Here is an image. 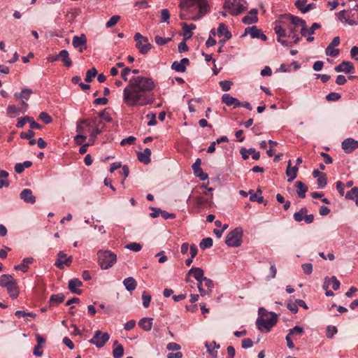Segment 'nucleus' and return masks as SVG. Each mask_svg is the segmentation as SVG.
Instances as JSON below:
<instances>
[{"instance_id":"nucleus-1","label":"nucleus","mask_w":358,"mask_h":358,"mask_svg":"<svg viewBox=\"0 0 358 358\" xmlns=\"http://www.w3.org/2000/svg\"><path fill=\"white\" fill-rule=\"evenodd\" d=\"M155 87V83L150 78L133 77L123 90V101L130 107L150 104L154 98L148 93Z\"/></svg>"},{"instance_id":"nucleus-2","label":"nucleus","mask_w":358,"mask_h":358,"mask_svg":"<svg viewBox=\"0 0 358 358\" xmlns=\"http://www.w3.org/2000/svg\"><path fill=\"white\" fill-rule=\"evenodd\" d=\"M179 7L186 13L192 14V20H198L210 10L206 0H180Z\"/></svg>"},{"instance_id":"nucleus-3","label":"nucleus","mask_w":358,"mask_h":358,"mask_svg":"<svg viewBox=\"0 0 358 358\" xmlns=\"http://www.w3.org/2000/svg\"><path fill=\"white\" fill-rule=\"evenodd\" d=\"M192 275L198 282L197 287L201 296L210 295L214 287L213 280L204 277L203 271L199 267H192L187 273L186 282H189L188 277Z\"/></svg>"},{"instance_id":"nucleus-4","label":"nucleus","mask_w":358,"mask_h":358,"mask_svg":"<svg viewBox=\"0 0 358 358\" xmlns=\"http://www.w3.org/2000/svg\"><path fill=\"white\" fill-rule=\"evenodd\" d=\"M98 263L102 269L106 270L112 267L117 262V256L110 250H100L97 252Z\"/></svg>"},{"instance_id":"nucleus-5","label":"nucleus","mask_w":358,"mask_h":358,"mask_svg":"<svg viewBox=\"0 0 358 358\" xmlns=\"http://www.w3.org/2000/svg\"><path fill=\"white\" fill-rule=\"evenodd\" d=\"M0 286L7 289L9 296L12 299L17 298L19 289L16 280L8 274H3L0 277Z\"/></svg>"},{"instance_id":"nucleus-6","label":"nucleus","mask_w":358,"mask_h":358,"mask_svg":"<svg viewBox=\"0 0 358 358\" xmlns=\"http://www.w3.org/2000/svg\"><path fill=\"white\" fill-rule=\"evenodd\" d=\"M269 314L271 317L268 320L259 317L256 321L257 327L262 332H269L277 323V315L273 312L269 313Z\"/></svg>"},{"instance_id":"nucleus-7","label":"nucleus","mask_w":358,"mask_h":358,"mask_svg":"<svg viewBox=\"0 0 358 358\" xmlns=\"http://www.w3.org/2000/svg\"><path fill=\"white\" fill-rule=\"evenodd\" d=\"M243 229L241 227H236L231 231L225 238V243L229 247L237 248L242 243Z\"/></svg>"},{"instance_id":"nucleus-8","label":"nucleus","mask_w":358,"mask_h":358,"mask_svg":"<svg viewBox=\"0 0 358 358\" xmlns=\"http://www.w3.org/2000/svg\"><path fill=\"white\" fill-rule=\"evenodd\" d=\"M224 8L232 15H236L246 10V7L238 0H225Z\"/></svg>"},{"instance_id":"nucleus-9","label":"nucleus","mask_w":358,"mask_h":358,"mask_svg":"<svg viewBox=\"0 0 358 358\" xmlns=\"http://www.w3.org/2000/svg\"><path fill=\"white\" fill-rule=\"evenodd\" d=\"M134 40L136 41V48L143 55L147 54L152 48V45L148 42V38L142 36L140 33L135 34Z\"/></svg>"},{"instance_id":"nucleus-10","label":"nucleus","mask_w":358,"mask_h":358,"mask_svg":"<svg viewBox=\"0 0 358 358\" xmlns=\"http://www.w3.org/2000/svg\"><path fill=\"white\" fill-rule=\"evenodd\" d=\"M110 339V335L107 332L103 333L100 330L95 331L93 338L89 341L90 344L94 345L96 348H101Z\"/></svg>"},{"instance_id":"nucleus-11","label":"nucleus","mask_w":358,"mask_h":358,"mask_svg":"<svg viewBox=\"0 0 358 358\" xmlns=\"http://www.w3.org/2000/svg\"><path fill=\"white\" fill-rule=\"evenodd\" d=\"M96 118L81 119L77 122L76 132L80 134H85L91 127L96 124Z\"/></svg>"},{"instance_id":"nucleus-12","label":"nucleus","mask_w":358,"mask_h":358,"mask_svg":"<svg viewBox=\"0 0 358 358\" xmlns=\"http://www.w3.org/2000/svg\"><path fill=\"white\" fill-rule=\"evenodd\" d=\"M72 45L75 48H79V51L82 52L83 50L87 48V37L85 34H82L80 36H74L72 40Z\"/></svg>"},{"instance_id":"nucleus-13","label":"nucleus","mask_w":358,"mask_h":358,"mask_svg":"<svg viewBox=\"0 0 358 358\" xmlns=\"http://www.w3.org/2000/svg\"><path fill=\"white\" fill-rule=\"evenodd\" d=\"M72 256L67 257L66 255L63 251H60L58 253V257L55 263V265L59 268L62 269L64 265L69 266L72 262Z\"/></svg>"},{"instance_id":"nucleus-14","label":"nucleus","mask_w":358,"mask_h":358,"mask_svg":"<svg viewBox=\"0 0 358 358\" xmlns=\"http://www.w3.org/2000/svg\"><path fill=\"white\" fill-rule=\"evenodd\" d=\"M201 160L198 158L196 159L195 162L192 166L194 174L195 176L200 178L201 180H206L208 179V176L207 173H204L201 168Z\"/></svg>"},{"instance_id":"nucleus-15","label":"nucleus","mask_w":358,"mask_h":358,"mask_svg":"<svg viewBox=\"0 0 358 358\" xmlns=\"http://www.w3.org/2000/svg\"><path fill=\"white\" fill-rule=\"evenodd\" d=\"M341 147L345 153H351L358 148V141L348 138L342 142Z\"/></svg>"},{"instance_id":"nucleus-16","label":"nucleus","mask_w":358,"mask_h":358,"mask_svg":"<svg viewBox=\"0 0 358 358\" xmlns=\"http://www.w3.org/2000/svg\"><path fill=\"white\" fill-rule=\"evenodd\" d=\"M346 23L351 26L358 24V5L348 10Z\"/></svg>"},{"instance_id":"nucleus-17","label":"nucleus","mask_w":358,"mask_h":358,"mask_svg":"<svg viewBox=\"0 0 358 358\" xmlns=\"http://www.w3.org/2000/svg\"><path fill=\"white\" fill-rule=\"evenodd\" d=\"M189 64V59L183 58L180 62H174L171 65V69L177 72L184 73L186 71V66Z\"/></svg>"},{"instance_id":"nucleus-18","label":"nucleus","mask_w":358,"mask_h":358,"mask_svg":"<svg viewBox=\"0 0 358 358\" xmlns=\"http://www.w3.org/2000/svg\"><path fill=\"white\" fill-rule=\"evenodd\" d=\"M354 70L353 64L350 62L343 61L335 67L336 72H344L345 73H352Z\"/></svg>"},{"instance_id":"nucleus-19","label":"nucleus","mask_w":358,"mask_h":358,"mask_svg":"<svg viewBox=\"0 0 358 358\" xmlns=\"http://www.w3.org/2000/svg\"><path fill=\"white\" fill-rule=\"evenodd\" d=\"M83 285V282L81 280H80L78 278H73L69 280L68 288L69 290L77 294H80L82 293V290L80 289H78V287H80Z\"/></svg>"},{"instance_id":"nucleus-20","label":"nucleus","mask_w":358,"mask_h":358,"mask_svg":"<svg viewBox=\"0 0 358 358\" xmlns=\"http://www.w3.org/2000/svg\"><path fill=\"white\" fill-rule=\"evenodd\" d=\"M20 198L26 203H34L36 202V197L29 189H23L20 194Z\"/></svg>"},{"instance_id":"nucleus-21","label":"nucleus","mask_w":358,"mask_h":358,"mask_svg":"<svg viewBox=\"0 0 358 358\" xmlns=\"http://www.w3.org/2000/svg\"><path fill=\"white\" fill-rule=\"evenodd\" d=\"M331 284L332 285V288L334 290H338L339 289L340 285H341L339 280L337 279V278L336 276H331V278L326 277L324 278V285H323L324 289H328L329 286Z\"/></svg>"},{"instance_id":"nucleus-22","label":"nucleus","mask_w":358,"mask_h":358,"mask_svg":"<svg viewBox=\"0 0 358 358\" xmlns=\"http://www.w3.org/2000/svg\"><path fill=\"white\" fill-rule=\"evenodd\" d=\"M136 155L138 161L144 164H148L151 161V150L149 148H145L143 152H137Z\"/></svg>"},{"instance_id":"nucleus-23","label":"nucleus","mask_w":358,"mask_h":358,"mask_svg":"<svg viewBox=\"0 0 358 358\" xmlns=\"http://www.w3.org/2000/svg\"><path fill=\"white\" fill-rule=\"evenodd\" d=\"M285 24V22L282 20H280L279 22H275L274 26V31L278 36V38L287 36L286 29L284 27Z\"/></svg>"},{"instance_id":"nucleus-24","label":"nucleus","mask_w":358,"mask_h":358,"mask_svg":"<svg viewBox=\"0 0 358 358\" xmlns=\"http://www.w3.org/2000/svg\"><path fill=\"white\" fill-rule=\"evenodd\" d=\"M298 169H299L297 166L291 167V160H289L286 169V175L289 177L287 180L288 182H290L296 178Z\"/></svg>"},{"instance_id":"nucleus-25","label":"nucleus","mask_w":358,"mask_h":358,"mask_svg":"<svg viewBox=\"0 0 358 358\" xmlns=\"http://www.w3.org/2000/svg\"><path fill=\"white\" fill-rule=\"evenodd\" d=\"M295 186L296 187V194L301 199H304L308 189V186L301 181H296L295 182Z\"/></svg>"},{"instance_id":"nucleus-26","label":"nucleus","mask_w":358,"mask_h":358,"mask_svg":"<svg viewBox=\"0 0 358 358\" xmlns=\"http://www.w3.org/2000/svg\"><path fill=\"white\" fill-rule=\"evenodd\" d=\"M152 317H143L138 322V325L144 331H150L152 327Z\"/></svg>"},{"instance_id":"nucleus-27","label":"nucleus","mask_w":358,"mask_h":358,"mask_svg":"<svg viewBox=\"0 0 358 358\" xmlns=\"http://www.w3.org/2000/svg\"><path fill=\"white\" fill-rule=\"evenodd\" d=\"M217 34L219 36H224L226 40H229L232 37L231 32L229 31L227 26L224 23H220L219 24L217 28Z\"/></svg>"},{"instance_id":"nucleus-28","label":"nucleus","mask_w":358,"mask_h":358,"mask_svg":"<svg viewBox=\"0 0 358 358\" xmlns=\"http://www.w3.org/2000/svg\"><path fill=\"white\" fill-rule=\"evenodd\" d=\"M123 285L127 291L132 292L136 289L137 282L134 278L129 277L124 280Z\"/></svg>"},{"instance_id":"nucleus-29","label":"nucleus","mask_w":358,"mask_h":358,"mask_svg":"<svg viewBox=\"0 0 358 358\" xmlns=\"http://www.w3.org/2000/svg\"><path fill=\"white\" fill-rule=\"evenodd\" d=\"M59 56L64 63V66L70 67L72 65V60L69 57V53L66 50H62L59 52Z\"/></svg>"},{"instance_id":"nucleus-30","label":"nucleus","mask_w":358,"mask_h":358,"mask_svg":"<svg viewBox=\"0 0 358 358\" xmlns=\"http://www.w3.org/2000/svg\"><path fill=\"white\" fill-rule=\"evenodd\" d=\"M182 26V29L185 31L184 39L187 40L190 38L192 36V30L196 29V25L194 24H187L186 23H183Z\"/></svg>"},{"instance_id":"nucleus-31","label":"nucleus","mask_w":358,"mask_h":358,"mask_svg":"<svg viewBox=\"0 0 358 358\" xmlns=\"http://www.w3.org/2000/svg\"><path fill=\"white\" fill-rule=\"evenodd\" d=\"M33 258L32 257H27L24 258L22 260V262L20 265H16L14 266V268L15 270L22 271V272L25 273L27 271L29 267L28 264L33 262Z\"/></svg>"},{"instance_id":"nucleus-32","label":"nucleus","mask_w":358,"mask_h":358,"mask_svg":"<svg viewBox=\"0 0 358 358\" xmlns=\"http://www.w3.org/2000/svg\"><path fill=\"white\" fill-rule=\"evenodd\" d=\"M31 94H33V91L31 89L24 88L20 93H15L14 96L20 100H28Z\"/></svg>"},{"instance_id":"nucleus-33","label":"nucleus","mask_w":358,"mask_h":358,"mask_svg":"<svg viewBox=\"0 0 358 358\" xmlns=\"http://www.w3.org/2000/svg\"><path fill=\"white\" fill-rule=\"evenodd\" d=\"M92 127H94V129L90 132V138H89V141L91 143V144H94V143L95 142L96 136L103 132V129L104 127V124H103L101 128H99V126L96 125V124L95 125H94Z\"/></svg>"},{"instance_id":"nucleus-34","label":"nucleus","mask_w":358,"mask_h":358,"mask_svg":"<svg viewBox=\"0 0 358 358\" xmlns=\"http://www.w3.org/2000/svg\"><path fill=\"white\" fill-rule=\"evenodd\" d=\"M261 31L256 26L249 27L245 29L244 35L249 34L252 38H259Z\"/></svg>"},{"instance_id":"nucleus-35","label":"nucleus","mask_w":358,"mask_h":358,"mask_svg":"<svg viewBox=\"0 0 358 358\" xmlns=\"http://www.w3.org/2000/svg\"><path fill=\"white\" fill-rule=\"evenodd\" d=\"M117 346L113 350V356L114 358H121L124 355V348L121 344H118V341L114 342V345Z\"/></svg>"},{"instance_id":"nucleus-36","label":"nucleus","mask_w":358,"mask_h":358,"mask_svg":"<svg viewBox=\"0 0 358 358\" xmlns=\"http://www.w3.org/2000/svg\"><path fill=\"white\" fill-rule=\"evenodd\" d=\"M205 346L207 348L208 352L213 357V358H217V352L212 351V348H220V345L217 344L215 341H213L210 344L206 342Z\"/></svg>"},{"instance_id":"nucleus-37","label":"nucleus","mask_w":358,"mask_h":358,"mask_svg":"<svg viewBox=\"0 0 358 358\" xmlns=\"http://www.w3.org/2000/svg\"><path fill=\"white\" fill-rule=\"evenodd\" d=\"M308 213V209L306 207L301 208L298 212L294 214V219L295 221L300 222L304 220L305 215Z\"/></svg>"},{"instance_id":"nucleus-38","label":"nucleus","mask_w":358,"mask_h":358,"mask_svg":"<svg viewBox=\"0 0 358 358\" xmlns=\"http://www.w3.org/2000/svg\"><path fill=\"white\" fill-rule=\"evenodd\" d=\"M282 19H287L290 21V23L294 26H299L300 17L294 16L289 14L282 15L280 17Z\"/></svg>"},{"instance_id":"nucleus-39","label":"nucleus","mask_w":358,"mask_h":358,"mask_svg":"<svg viewBox=\"0 0 358 358\" xmlns=\"http://www.w3.org/2000/svg\"><path fill=\"white\" fill-rule=\"evenodd\" d=\"M213 239L210 237H208L202 239L199 243V246L202 250H205L206 248H210L213 245Z\"/></svg>"},{"instance_id":"nucleus-40","label":"nucleus","mask_w":358,"mask_h":358,"mask_svg":"<svg viewBox=\"0 0 358 358\" xmlns=\"http://www.w3.org/2000/svg\"><path fill=\"white\" fill-rule=\"evenodd\" d=\"M97 73L96 69L94 67L89 69L86 73L85 80L87 83L92 82V79L97 75Z\"/></svg>"},{"instance_id":"nucleus-41","label":"nucleus","mask_w":358,"mask_h":358,"mask_svg":"<svg viewBox=\"0 0 358 358\" xmlns=\"http://www.w3.org/2000/svg\"><path fill=\"white\" fill-rule=\"evenodd\" d=\"M345 198L350 200L358 199V187H355L350 191L348 192L345 194Z\"/></svg>"},{"instance_id":"nucleus-42","label":"nucleus","mask_w":358,"mask_h":358,"mask_svg":"<svg viewBox=\"0 0 358 358\" xmlns=\"http://www.w3.org/2000/svg\"><path fill=\"white\" fill-rule=\"evenodd\" d=\"M65 296L63 294H52L50 299V303L55 302L59 304L64 301Z\"/></svg>"},{"instance_id":"nucleus-43","label":"nucleus","mask_w":358,"mask_h":358,"mask_svg":"<svg viewBox=\"0 0 358 358\" xmlns=\"http://www.w3.org/2000/svg\"><path fill=\"white\" fill-rule=\"evenodd\" d=\"M234 99L235 98L231 96L230 94H224L222 96V101L227 106H231L234 104Z\"/></svg>"},{"instance_id":"nucleus-44","label":"nucleus","mask_w":358,"mask_h":358,"mask_svg":"<svg viewBox=\"0 0 358 358\" xmlns=\"http://www.w3.org/2000/svg\"><path fill=\"white\" fill-rule=\"evenodd\" d=\"M340 51L338 49H335L331 45H328L325 50V53L328 56L336 57L339 54Z\"/></svg>"},{"instance_id":"nucleus-45","label":"nucleus","mask_w":358,"mask_h":358,"mask_svg":"<svg viewBox=\"0 0 358 358\" xmlns=\"http://www.w3.org/2000/svg\"><path fill=\"white\" fill-rule=\"evenodd\" d=\"M258 21L257 16H249L245 15L242 18L243 23L245 24H251L253 23H256Z\"/></svg>"},{"instance_id":"nucleus-46","label":"nucleus","mask_w":358,"mask_h":358,"mask_svg":"<svg viewBox=\"0 0 358 358\" xmlns=\"http://www.w3.org/2000/svg\"><path fill=\"white\" fill-rule=\"evenodd\" d=\"M249 194H250V200L251 201H257L259 203H264V197L258 196L256 193L253 192V190H250Z\"/></svg>"},{"instance_id":"nucleus-47","label":"nucleus","mask_w":358,"mask_h":358,"mask_svg":"<svg viewBox=\"0 0 358 358\" xmlns=\"http://www.w3.org/2000/svg\"><path fill=\"white\" fill-rule=\"evenodd\" d=\"M125 248L127 249H129V250L134 251V252H138L141 250L142 246L140 243L134 242V243L127 244L125 245Z\"/></svg>"},{"instance_id":"nucleus-48","label":"nucleus","mask_w":358,"mask_h":358,"mask_svg":"<svg viewBox=\"0 0 358 358\" xmlns=\"http://www.w3.org/2000/svg\"><path fill=\"white\" fill-rule=\"evenodd\" d=\"M317 182L319 188L324 187L327 183V178L326 174L324 173L320 177L317 178Z\"/></svg>"},{"instance_id":"nucleus-49","label":"nucleus","mask_w":358,"mask_h":358,"mask_svg":"<svg viewBox=\"0 0 358 358\" xmlns=\"http://www.w3.org/2000/svg\"><path fill=\"white\" fill-rule=\"evenodd\" d=\"M39 119L44 122L45 124H50L52 122V119L47 113L41 112L38 116Z\"/></svg>"},{"instance_id":"nucleus-50","label":"nucleus","mask_w":358,"mask_h":358,"mask_svg":"<svg viewBox=\"0 0 358 358\" xmlns=\"http://www.w3.org/2000/svg\"><path fill=\"white\" fill-rule=\"evenodd\" d=\"M120 17L119 15H113L106 22V27L110 28V27H113L114 25H115L117 23V22L120 20Z\"/></svg>"},{"instance_id":"nucleus-51","label":"nucleus","mask_w":358,"mask_h":358,"mask_svg":"<svg viewBox=\"0 0 358 358\" xmlns=\"http://www.w3.org/2000/svg\"><path fill=\"white\" fill-rule=\"evenodd\" d=\"M143 305L145 308H148L150 303L151 296L146 292H143L142 294Z\"/></svg>"},{"instance_id":"nucleus-52","label":"nucleus","mask_w":358,"mask_h":358,"mask_svg":"<svg viewBox=\"0 0 358 358\" xmlns=\"http://www.w3.org/2000/svg\"><path fill=\"white\" fill-rule=\"evenodd\" d=\"M26 119L27 120V122L29 123L30 127L31 129H41L42 128V126L38 123L36 122L32 117L26 116Z\"/></svg>"},{"instance_id":"nucleus-53","label":"nucleus","mask_w":358,"mask_h":358,"mask_svg":"<svg viewBox=\"0 0 358 358\" xmlns=\"http://www.w3.org/2000/svg\"><path fill=\"white\" fill-rule=\"evenodd\" d=\"M171 40V38H163L159 36H156L155 37V41L159 45H164L166 44L168 42H169Z\"/></svg>"},{"instance_id":"nucleus-54","label":"nucleus","mask_w":358,"mask_h":358,"mask_svg":"<svg viewBox=\"0 0 358 358\" xmlns=\"http://www.w3.org/2000/svg\"><path fill=\"white\" fill-rule=\"evenodd\" d=\"M233 83L229 80H222L220 82V85L224 92H227L231 89Z\"/></svg>"},{"instance_id":"nucleus-55","label":"nucleus","mask_w":358,"mask_h":358,"mask_svg":"<svg viewBox=\"0 0 358 358\" xmlns=\"http://www.w3.org/2000/svg\"><path fill=\"white\" fill-rule=\"evenodd\" d=\"M86 139L87 136L85 134H78L74 137V142L77 145H83V143L85 141Z\"/></svg>"},{"instance_id":"nucleus-56","label":"nucleus","mask_w":358,"mask_h":358,"mask_svg":"<svg viewBox=\"0 0 358 358\" xmlns=\"http://www.w3.org/2000/svg\"><path fill=\"white\" fill-rule=\"evenodd\" d=\"M170 18V14L168 9H162L161 11V21L160 22H166L169 23V20Z\"/></svg>"},{"instance_id":"nucleus-57","label":"nucleus","mask_w":358,"mask_h":358,"mask_svg":"<svg viewBox=\"0 0 358 358\" xmlns=\"http://www.w3.org/2000/svg\"><path fill=\"white\" fill-rule=\"evenodd\" d=\"M341 95L336 92H331L328 94L326 96V99L329 101H336L341 99Z\"/></svg>"},{"instance_id":"nucleus-58","label":"nucleus","mask_w":358,"mask_h":358,"mask_svg":"<svg viewBox=\"0 0 358 358\" xmlns=\"http://www.w3.org/2000/svg\"><path fill=\"white\" fill-rule=\"evenodd\" d=\"M35 136V132L31 129L28 130L27 132L22 131L20 133V138L22 139H31Z\"/></svg>"},{"instance_id":"nucleus-59","label":"nucleus","mask_w":358,"mask_h":358,"mask_svg":"<svg viewBox=\"0 0 358 358\" xmlns=\"http://www.w3.org/2000/svg\"><path fill=\"white\" fill-rule=\"evenodd\" d=\"M303 271L306 275H310L313 272V264L310 263L303 264L301 266Z\"/></svg>"},{"instance_id":"nucleus-60","label":"nucleus","mask_w":358,"mask_h":358,"mask_svg":"<svg viewBox=\"0 0 358 358\" xmlns=\"http://www.w3.org/2000/svg\"><path fill=\"white\" fill-rule=\"evenodd\" d=\"M337 328L334 326H329L327 328V337L331 338L337 333Z\"/></svg>"},{"instance_id":"nucleus-61","label":"nucleus","mask_w":358,"mask_h":358,"mask_svg":"<svg viewBox=\"0 0 358 358\" xmlns=\"http://www.w3.org/2000/svg\"><path fill=\"white\" fill-rule=\"evenodd\" d=\"M303 332V329L299 326H295L293 329L289 330V336H294V335H301Z\"/></svg>"},{"instance_id":"nucleus-62","label":"nucleus","mask_w":358,"mask_h":358,"mask_svg":"<svg viewBox=\"0 0 358 358\" xmlns=\"http://www.w3.org/2000/svg\"><path fill=\"white\" fill-rule=\"evenodd\" d=\"M287 308L293 313L296 314L298 312V306L295 302L292 301H289L287 305Z\"/></svg>"},{"instance_id":"nucleus-63","label":"nucleus","mask_w":358,"mask_h":358,"mask_svg":"<svg viewBox=\"0 0 358 358\" xmlns=\"http://www.w3.org/2000/svg\"><path fill=\"white\" fill-rule=\"evenodd\" d=\"M180 348H181V346L179 344L174 343V342L169 343L166 345V349L169 351H178Z\"/></svg>"},{"instance_id":"nucleus-64","label":"nucleus","mask_w":358,"mask_h":358,"mask_svg":"<svg viewBox=\"0 0 358 358\" xmlns=\"http://www.w3.org/2000/svg\"><path fill=\"white\" fill-rule=\"evenodd\" d=\"M21 111L22 110L17 108L15 105H9L7 108V112L8 114L18 115Z\"/></svg>"}]
</instances>
